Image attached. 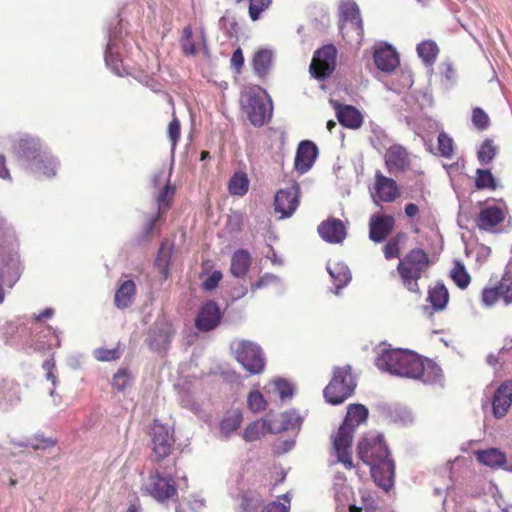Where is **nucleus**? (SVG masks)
I'll return each instance as SVG.
<instances>
[{"label":"nucleus","mask_w":512,"mask_h":512,"mask_svg":"<svg viewBox=\"0 0 512 512\" xmlns=\"http://www.w3.org/2000/svg\"><path fill=\"white\" fill-rule=\"evenodd\" d=\"M374 363L382 372L421 380L425 384H436L442 380L441 368L434 361L423 358L412 350L381 348Z\"/></svg>","instance_id":"1"},{"label":"nucleus","mask_w":512,"mask_h":512,"mask_svg":"<svg viewBox=\"0 0 512 512\" xmlns=\"http://www.w3.org/2000/svg\"><path fill=\"white\" fill-rule=\"evenodd\" d=\"M357 456L370 467L378 486L389 491L394 484L395 464L384 435L375 431L365 434L357 444Z\"/></svg>","instance_id":"2"},{"label":"nucleus","mask_w":512,"mask_h":512,"mask_svg":"<svg viewBox=\"0 0 512 512\" xmlns=\"http://www.w3.org/2000/svg\"><path fill=\"white\" fill-rule=\"evenodd\" d=\"M368 417V409L362 404H350L343 424L333 437V450L338 462L346 469L354 467L351 457V444L355 429Z\"/></svg>","instance_id":"3"},{"label":"nucleus","mask_w":512,"mask_h":512,"mask_svg":"<svg viewBox=\"0 0 512 512\" xmlns=\"http://www.w3.org/2000/svg\"><path fill=\"white\" fill-rule=\"evenodd\" d=\"M19 157L26 162V167L37 177H53L59 167L58 161L48 151L41 150L38 141L21 139L17 144Z\"/></svg>","instance_id":"4"},{"label":"nucleus","mask_w":512,"mask_h":512,"mask_svg":"<svg viewBox=\"0 0 512 512\" xmlns=\"http://www.w3.org/2000/svg\"><path fill=\"white\" fill-rule=\"evenodd\" d=\"M430 265V259L427 253L420 249H412L401 259L397 266L402 284L411 293L420 295L418 281L426 273Z\"/></svg>","instance_id":"5"},{"label":"nucleus","mask_w":512,"mask_h":512,"mask_svg":"<svg viewBox=\"0 0 512 512\" xmlns=\"http://www.w3.org/2000/svg\"><path fill=\"white\" fill-rule=\"evenodd\" d=\"M356 385L349 365L337 367L334 368L332 380L325 387L323 394L328 403L339 405L354 393Z\"/></svg>","instance_id":"6"},{"label":"nucleus","mask_w":512,"mask_h":512,"mask_svg":"<svg viewBox=\"0 0 512 512\" xmlns=\"http://www.w3.org/2000/svg\"><path fill=\"white\" fill-rule=\"evenodd\" d=\"M244 112L255 127L263 126L272 116L273 106L265 91H248L241 97Z\"/></svg>","instance_id":"7"},{"label":"nucleus","mask_w":512,"mask_h":512,"mask_svg":"<svg viewBox=\"0 0 512 512\" xmlns=\"http://www.w3.org/2000/svg\"><path fill=\"white\" fill-rule=\"evenodd\" d=\"M340 31L350 42L360 43L363 23L358 5L353 0H340Z\"/></svg>","instance_id":"8"},{"label":"nucleus","mask_w":512,"mask_h":512,"mask_svg":"<svg viewBox=\"0 0 512 512\" xmlns=\"http://www.w3.org/2000/svg\"><path fill=\"white\" fill-rule=\"evenodd\" d=\"M237 361L250 374H258L264 370L265 358L262 349L256 343L241 340L234 346Z\"/></svg>","instance_id":"9"},{"label":"nucleus","mask_w":512,"mask_h":512,"mask_svg":"<svg viewBox=\"0 0 512 512\" xmlns=\"http://www.w3.org/2000/svg\"><path fill=\"white\" fill-rule=\"evenodd\" d=\"M142 490L158 502H165L176 495L177 489L170 474L163 475L159 469L144 481Z\"/></svg>","instance_id":"10"},{"label":"nucleus","mask_w":512,"mask_h":512,"mask_svg":"<svg viewBox=\"0 0 512 512\" xmlns=\"http://www.w3.org/2000/svg\"><path fill=\"white\" fill-rule=\"evenodd\" d=\"M337 50L333 45L318 49L310 64V73L317 79L328 78L335 70Z\"/></svg>","instance_id":"11"},{"label":"nucleus","mask_w":512,"mask_h":512,"mask_svg":"<svg viewBox=\"0 0 512 512\" xmlns=\"http://www.w3.org/2000/svg\"><path fill=\"white\" fill-rule=\"evenodd\" d=\"M502 298L506 305L512 302V259L506 266L505 273L497 287L485 288L482 292V302L490 307Z\"/></svg>","instance_id":"12"},{"label":"nucleus","mask_w":512,"mask_h":512,"mask_svg":"<svg viewBox=\"0 0 512 512\" xmlns=\"http://www.w3.org/2000/svg\"><path fill=\"white\" fill-rule=\"evenodd\" d=\"M299 193L300 188L296 183L276 193L274 209L281 214L280 218H288L296 211L299 205Z\"/></svg>","instance_id":"13"},{"label":"nucleus","mask_w":512,"mask_h":512,"mask_svg":"<svg viewBox=\"0 0 512 512\" xmlns=\"http://www.w3.org/2000/svg\"><path fill=\"white\" fill-rule=\"evenodd\" d=\"M153 452L157 460L167 457L172 449L174 437L171 429L167 425L154 422L152 427Z\"/></svg>","instance_id":"14"},{"label":"nucleus","mask_w":512,"mask_h":512,"mask_svg":"<svg viewBox=\"0 0 512 512\" xmlns=\"http://www.w3.org/2000/svg\"><path fill=\"white\" fill-rule=\"evenodd\" d=\"M395 219L391 215L373 214L369 220V239L374 243H382L391 234Z\"/></svg>","instance_id":"15"},{"label":"nucleus","mask_w":512,"mask_h":512,"mask_svg":"<svg viewBox=\"0 0 512 512\" xmlns=\"http://www.w3.org/2000/svg\"><path fill=\"white\" fill-rule=\"evenodd\" d=\"M505 214L501 207L497 205H487L483 207L476 218V225L480 230L497 233L500 230L498 226L504 221Z\"/></svg>","instance_id":"16"},{"label":"nucleus","mask_w":512,"mask_h":512,"mask_svg":"<svg viewBox=\"0 0 512 512\" xmlns=\"http://www.w3.org/2000/svg\"><path fill=\"white\" fill-rule=\"evenodd\" d=\"M317 230L325 242L332 244L342 243L347 235L344 223L337 218H328L321 222Z\"/></svg>","instance_id":"17"},{"label":"nucleus","mask_w":512,"mask_h":512,"mask_svg":"<svg viewBox=\"0 0 512 512\" xmlns=\"http://www.w3.org/2000/svg\"><path fill=\"white\" fill-rule=\"evenodd\" d=\"M374 190L375 193H372V198L376 204H378V200L392 202L399 194L396 182L382 175L380 171L375 174Z\"/></svg>","instance_id":"18"},{"label":"nucleus","mask_w":512,"mask_h":512,"mask_svg":"<svg viewBox=\"0 0 512 512\" xmlns=\"http://www.w3.org/2000/svg\"><path fill=\"white\" fill-rule=\"evenodd\" d=\"M220 320L221 312L218 305L209 301L200 308L195 324L198 330L207 332L216 328Z\"/></svg>","instance_id":"19"},{"label":"nucleus","mask_w":512,"mask_h":512,"mask_svg":"<svg viewBox=\"0 0 512 512\" xmlns=\"http://www.w3.org/2000/svg\"><path fill=\"white\" fill-rule=\"evenodd\" d=\"M175 333L173 325L165 320H158L153 325L150 336L149 345L153 350L165 349L171 342Z\"/></svg>","instance_id":"20"},{"label":"nucleus","mask_w":512,"mask_h":512,"mask_svg":"<svg viewBox=\"0 0 512 512\" xmlns=\"http://www.w3.org/2000/svg\"><path fill=\"white\" fill-rule=\"evenodd\" d=\"M318 154L316 145L309 141H302L295 156V169L300 173H306L314 164Z\"/></svg>","instance_id":"21"},{"label":"nucleus","mask_w":512,"mask_h":512,"mask_svg":"<svg viewBox=\"0 0 512 512\" xmlns=\"http://www.w3.org/2000/svg\"><path fill=\"white\" fill-rule=\"evenodd\" d=\"M410 162L409 153L401 145H393L386 152L385 163L390 173L406 171Z\"/></svg>","instance_id":"22"},{"label":"nucleus","mask_w":512,"mask_h":512,"mask_svg":"<svg viewBox=\"0 0 512 512\" xmlns=\"http://www.w3.org/2000/svg\"><path fill=\"white\" fill-rule=\"evenodd\" d=\"M512 404V382L501 384L494 393L492 407L495 417H503Z\"/></svg>","instance_id":"23"},{"label":"nucleus","mask_w":512,"mask_h":512,"mask_svg":"<svg viewBox=\"0 0 512 512\" xmlns=\"http://www.w3.org/2000/svg\"><path fill=\"white\" fill-rule=\"evenodd\" d=\"M373 57L376 67L386 73L394 71L399 65L398 53L389 45L375 49Z\"/></svg>","instance_id":"24"},{"label":"nucleus","mask_w":512,"mask_h":512,"mask_svg":"<svg viewBox=\"0 0 512 512\" xmlns=\"http://www.w3.org/2000/svg\"><path fill=\"white\" fill-rule=\"evenodd\" d=\"M20 386L13 380L0 377V407L8 409L19 404Z\"/></svg>","instance_id":"25"},{"label":"nucleus","mask_w":512,"mask_h":512,"mask_svg":"<svg viewBox=\"0 0 512 512\" xmlns=\"http://www.w3.org/2000/svg\"><path fill=\"white\" fill-rule=\"evenodd\" d=\"M327 271L335 287L333 292L338 295L340 290L346 287L352 279L350 269L343 262H329L327 264Z\"/></svg>","instance_id":"26"},{"label":"nucleus","mask_w":512,"mask_h":512,"mask_svg":"<svg viewBox=\"0 0 512 512\" xmlns=\"http://www.w3.org/2000/svg\"><path fill=\"white\" fill-rule=\"evenodd\" d=\"M477 460L491 468H502L506 471L512 472V463L506 464L505 455L496 448H490L476 452Z\"/></svg>","instance_id":"27"},{"label":"nucleus","mask_w":512,"mask_h":512,"mask_svg":"<svg viewBox=\"0 0 512 512\" xmlns=\"http://www.w3.org/2000/svg\"><path fill=\"white\" fill-rule=\"evenodd\" d=\"M105 63L116 74L122 76L126 71L122 59L119 58V44L116 34H110L105 50Z\"/></svg>","instance_id":"28"},{"label":"nucleus","mask_w":512,"mask_h":512,"mask_svg":"<svg viewBox=\"0 0 512 512\" xmlns=\"http://www.w3.org/2000/svg\"><path fill=\"white\" fill-rule=\"evenodd\" d=\"M336 116L340 124L350 129H357L362 125L363 117L359 110L350 105H339Z\"/></svg>","instance_id":"29"},{"label":"nucleus","mask_w":512,"mask_h":512,"mask_svg":"<svg viewBox=\"0 0 512 512\" xmlns=\"http://www.w3.org/2000/svg\"><path fill=\"white\" fill-rule=\"evenodd\" d=\"M242 421L243 415L240 410L227 411L219 423L221 436L225 439L229 438L233 432L240 428Z\"/></svg>","instance_id":"30"},{"label":"nucleus","mask_w":512,"mask_h":512,"mask_svg":"<svg viewBox=\"0 0 512 512\" xmlns=\"http://www.w3.org/2000/svg\"><path fill=\"white\" fill-rule=\"evenodd\" d=\"M252 258L245 249L236 250L231 257V274L237 278H243L251 265Z\"/></svg>","instance_id":"31"},{"label":"nucleus","mask_w":512,"mask_h":512,"mask_svg":"<svg viewBox=\"0 0 512 512\" xmlns=\"http://www.w3.org/2000/svg\"><path fill=\"white\" fill-rule=\"evenodd\" d=\"M272 422V433H280L288 430H299L302 419L296 411H286L279 416V419Z\"/></svg>","instance_id":"32"},{"label":"nucleus","mask_w":512,"mask_h":512,"mask_svg":"<svg viewBox=\"0 0 512 512\" xmlns=\"http://www.w3.org/2000/svg\"><path fill=\"white\" fill-rule=\"evenodd\" d=\"M136 293V286L132 280L124 281L115 293V304L118 308L124 309L129 307Z\"/></svg>","instance_id":"33"},{"label":"nucleus","mask_w":512,"mask_h":512,"mask_svg":"<svg viewBox=\"0 0 512 512\" xmlns=\"http://www.w3.org/2000/svg\"><path fill=\"white\" fill-rule=\"evenodd\" d=\"M267 433H272V422L267 419H260L252 422L245 428L243 438L248 442H252Z\"/></svg>","instance_id":"34"},{"label":"nucleus","mask_w":512,"mask_h":512,"mask_svg":"<svg viewBox=\"0 0 512 512\" xmlns=\"http://www.w3.org/2000/svg\"><path fill=\"white\" fill-rule=\"evenodd\" d=\"M449 300L448 290L443 283H437L430 288L428 293V301L435 310H443Z\"/></svg>","instance_id":"35"},{"label":"nucleus","mask_w":512,"mask_h":512,"mask_svg":"<svg viewBox=\"0 0 512 512\" xmlns=\"http://www.w3.org/2000/svg\"><path fill=\"white\" fill-rule=\"evenodd\" d=\"M273 59V53L272 51L268 49H261L259 50L253 58V68L255 73L263 77L267 75Z\"/></svg>","instance_id":"36"},{"label":"nucleus","mask_w":512,"mask_h":512,"mask_svg":"<svg viewBox=\"0 0 512 512\" xmlns=\"http://www.w3.org/2000/svg\"><path fill=\"white\" fill-rule=\"evenodd\" d=\"M249 180L245 173L237 172L229 180L228 189L230 194L243 196L247 193Z\"/></svg>","instance_id":"37"},{"label":"nucleus","mask_w":512,"mask_h":512,"mask_svg":"<svg viewBox=\"0 0 512 512\" xmlns=\"http://www.w3.org/2000/svg\"><path fill=\"white\" fill-rule=\"evenodd\" d=\"M438 46L434 41L426 40L417 45L418 56L427 65H431L436 60L438 54Z\"/></svg>","instance_id":"38"},{"label":"nucleus","mask_w":512,"mask_h":512,"mask_svg":"<svg viewBox=\"0 0 512 512\" xmlns=\"http://www.w3.org/2000/svg\"><path fill=\"white\" fill-rule=\"evenodd\" d=\"M406 239L404 233H398L390 238L383 248L384 256L387 260L399 258L400 244Z\"/></svg>","instance_id":"39"},{"label":"nucleus","mask_w":512,"mask_h":512,"mask_svg":"<svg viewBox=\"0 0 512 512\" xmlns=\"http://www.w3.org/2000/svg\"><path fill=\"white\" fill-rule=\"evenodd\" d=\"M450 275L455 284L461 289L466 288L470 283V276L466 272L464 265L459 261L455 262Z\"/></svg>","instance_id":"40"},{"label":"nucleus","mask_w":512,"mask_h":512,"mask_svg":"<svg viewBox=\"0 0 512 512\" xmlns=\"http://www.w3.org/2000/svg\"><path fill=\"white\" fill-rule=\"evenodd\" d=\"M133 376L127 369H120L114 374L112 386L119 392L124 391L132 384Z\"/></svg>","instance_id":"41"},{"label":"nucleus","mask_w":512,"mask_h":512,"mask_svg":"<svg viewBox=\"0 0 512 512\" xmlns=\"http://www.w3.org/2000/svg\"><path fill=\"white\" fill-rule=\"evenodd\" d=\"M496 155V147L493 144V141L490 139H486L480 149L478 150L477 156L478 160L482 164H488L491 162Z\"/></svg>","instance_id":"42"},{"label":"nucleus","mask_w":512,"mask_h":512,"mask_svg":"<svg viewBox=\"0 0 512 512\" xmlns=\"http://www.w3.org/2000/svg\"><path fill=\"white\" fill-rule=\"evenodd\" d=\"M282 502L273 501L267 504L261 512H290L291 508V499L288 493L282 495L280 497Z\"/></svg>","instance_id":"43"},{"label":"nucleus","mask_w":512,"mask_h":512,"mask_svg":"<svg viewBox=\"0 0 512 512\" xmlns=\"http://www.w3.org/2000/svg\"><path fill=\"white\" fill-rule=\"evenodd\" d=\"M453 139L445 132H440L438 135V148L442 157L451 158L453 155Z\"/></svg>","instance_id":"44"},{"label":"nucleus","mask_w":512,"mask_h":512,"mask_svg":"<svg viewBox=\"0 0 512 512\" xmlns=\"http://www.w3.org/2000/svg\"><path fill=\"white\" fill-rule=\"evenodd\" d=\"M475 183L479 189H495L494 177L489 170L478 169Z\"/></svg>","instance_id":"45"},{"label":"nucleus","mask_w":512,"mask_h":512,"mask_svg":"<svg viewBox=\"0 0 512 512\" xmlns=\"http://www.w3.org/2000/svg\"><path fill=\"white\" fill-rule=\"evenodd\" d=\"M272 0H249V16L252 21L260 18V15L271 4Z\"/></svg>","instance_id":"46"},{"label":"nucleus","mask_w":512,"mask_h":512,"mask_svg":"<svg viewBox=\"0 0 512 512\" xmlns=\"http://www.w3.org/2000/svg\"><path fill=\"white\" fill-rule=\"evenodd\" d=\"M181 47L183 50V53L187 56H192L196 54V47L192 40V29L191 27L187 26L183 30V36L180 40Z\"/></svg>","instance_id":"47"},{"label":"nucleus","mask_w":512,"mask_h":512,"mask_svg":"<svg viewBox=\"0 0 512 512\" xmlns=\"http://www.w3.org/2000/svg\"><path fill=\"white\" fill-rule=\"evenodd\" d=\"M391 419L403 425H407L413 422V414L406 407H395L391 412Z\"/></svg>","instance_id":"48"},{"label":"nucleus","mask_w":512,"mask_h":512,"mask_svg":"<svg viewBox=\"0 0 512 512\" xmlns=\"http://www.w3.org/2000/svg\"><path fill=\"white\" fill-rule=\"evenodd\" d=\"M175 190L172 186L166 184L157 197L159 213H164L168 209L169 201L172 199Z\"/></svg>","instance_id":"49"},{"label":"nucleus","mask_w":512,"mask_h":512,"mask_svg":"<svg viewBox=\"0 0 512 512\" xmlns=\"http://www.w3.org/2000/svg\"><path fill=\"white\" fill-rule=\"evenodd\" d=\"M261 503L260 495L252 492L244 494L241 499V507L246 512L255 511Z\"/></svg>","instance_id":"50"},{"label":"nucleus","mask_w":512,"mask_h":512,"mask_svg":"<svg viewBox=\"0 0 512 512\" xmlns=\"http://www.w3.org/2000/svg\"><path fill=\"white\" fill-rule=\"evenodd\" d=\"M247 404L251 411L258 412L265 408L266 401L259 391H251L247 398Z\"/></svg>","instance_id":"51"},{"label":"nucleus","mask_w":512,"mask_h":512,"mask_svg":"<svg viewBox=\"0 0 512 512\" xmlns=\"http://www.w3.org/2000/svg\"><path fill=\"white\" fill-rule=\"evenodd\" d=\"M272 284L279 286L281 289L283 288V283L278 276L266 273L258 281L251 285V289L254 291Z\"/></svg>","instance_id":"52"},{"label":"nucleus","mask_w":512,"mask_h":512,"mask_svg":"<svg viewBox=\"0 0 512 512\" xmlns=\"http://www.w3.org/2000/svg\"><path fill=\"white\" fill-rule=\"evenodd\" d=\"M271 387L279 394L282 400L293 396V387L285 380H275L271 383Z\"/></svg>","instance_id":"53"},{"label":"nucleus","mask_w":512,"mask_h":512,"mask_svg":"<svg viewBox=\"0 0 512 512\" xmlns=\"http://www.w3.org/2000/svg\"><path fill=\"white\" fill-rule=\"evenodd\" d=\"M472 122L479 130H486L489 126V117L481 108H475L472 113Z\"/></svg>","instance_id":"54"},{"label":"nucleus","mask_w":512,"mask_h":512,"mask_svg":"<svg viewBox=\"0 0 512 512\" xmlns=\"http://www.w3.org/2000/svg\"><path fill=\"white\" fill-rule=\"evenodd\" d=\"M219 25L221 29L226 31L229 37H232L236 33V28L238 24L233 16H230L228 13H226L219 20Z\"/></svg>","instance_id":"55"},{"label":"nucleus","mask_w":512,"mask_h":512,"mask_svg":"<svg viewBox=\"0 0 512 512\" xmlns=\"http://www.w3.org/2000/svg\"><path fill=\"white\" fill-rule=\"evenodd\" d=\"M94 357L99 361H112L119 358L117 349L98 348L94 350Z\"/></svg>","instance_id":"56"},{"label":"nucleus","mask_w":512,"mask_h":512,"mask_svg":"<svg viewBox=\"0 0 512 512\" xmlns=\"http://www.w3.org/2000/svg\"><path fill=\"white\" fill-rule=\"evenodd\" d=\"M168 137L171 141L172 151H174L180 137V122L177 118H173L168 125Z\"/></svg>","instance_id":"57"},{"label":"nucleus","mask_w":512,"mask_h":512,"mask_svg":"<svg viewBox=\"0 0 512 512\" xmlns=\"http://www.w3.org/2000/svg\"><path fill=\"white\" fill-rule=\"evenodd\" d=\"M221 279L222 273L218 270L213 271L212 274L203 282L202 286L205 290H213L218 286Z\"/></svg>","instance_id":"58"},{"label":"nucleus","mask_w":512,"mask_h":512,"mask_svg":"<svg viewBox=\"0 0 512 512\" xmlns=\"http://www.w3.org/2000/svg\"><path fill=\"white\" fill-rule=\"evenodd\" d=\"M294 445H295L294 439L278 441L274 446L275 453H277V454L287 453L294 447Z\"/></svg>","instance_id":"59"},{"label":"nucleus","mask_w":512,"mask_h":512,"mask_svg":"<svg viewBox=\"0 0 512 512\" xmlns=\"http://www.w3.org/2000/svg\"><path fill=\"white\" fill-rule=\"evenodd\" d=\"M440 73L448 82H453L456 77L455 69L451 63H443L440 66Z\"/></svg>","instance_id":"60"},{"label":"nucleus","mask_w":512,"mask_h":512,"mask_svg":"<svg viewBox=\"0 0 512 512\" xmlns=\"http://www.w3.org/2000/svg\"><path fill=\"white\" fill-rule=\"evenodd\" d=\"M244 64V56L240 48L236 49L231 57V66L239 71Z\"/></svg>","instance_id":"61"},{"label":"nucleus","mask_w":512,"mask_h":512,"mask_svg":"<svg viewBox=\"0 0 512 512\" xmlns=\"http://www.w3.org/2000/svg\"><path fill=\"white\" fill-rule=\"evenodd\" d=\"M181 404L183 405V407L191 410L194 413H198L201 410L200 404L192 400L188 395L183 396L181 398Z\"/></svg>","instance_id":"62"},{"label":"nucleus","mask_w":512,"mask_h":512,"mask_svg":"<svg viewBox=\"0 0 512 512\" xmlns=\"http://www.w3.org/2000/svg\"><path fill=\"white\" fill-rule=\"evenodd\" d=\"M18 277V273L15 272V277L12 280H6L5 276L3 274H0V304L4 301L5 298L3 286L8 285L9 287H12L14 282L18 279Z\"/></svg>","instance_id":"63"},{"label":"nucleus","mask_w":512,"mask_h":512,"mask_svg":"<svg viewBox=\"0 0 512 512\" xmlns=\"http://www.w3.org/2000/svg\"><path fill=\"white\" fill-rule=\"evenodd\" d=\"M166 254L164 252V247L162 246L159 255L156 259L155 264L159 267H161V272L166 276L167 275V261H166Z\"/></svg>","instance_id":"64"}]
</instances>
